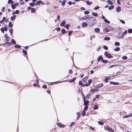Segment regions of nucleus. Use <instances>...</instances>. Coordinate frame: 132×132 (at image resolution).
Returning <instances> with one entry per match:
<instances>
[{"label": "nucleus", "instance_id": "f257e3e1", "mask_svg": "<svg viewBox=\"0 0 132 132\" xmlns=\"http://www.w3.org/2000/svg\"><path fill=\"white\" fill-rule=\"evenodd\" d=\"M104 55L105 56L109 59H110L113 57V56L111 55L110 53H108V52L107 51L105 52Z\"/></svg>", "mask_w": 132, "mask_h": 132}, {"label": "nucleus", "instance_id": "f03ea898", "mask_svg": "<svg viewBox=\"0 0 132 132\" xmlns=\"http://www.w3.org/2000/svg\"><path fill=\"white\" fill-rule=\"evenodd\" d=\"M105 130H107L109 132H114V130L109 126L104 127Z\"/></svg>", "mask_w": 132, "mask_h": 132}, {"label": "nucleus", "instance_id": "7ed1b4c3", "mask_svg": "<svg viewBox=\"0 0 132 132\" xmlns=\"http://www.w3.org/2000/svg\"><path fill=\"white\" fill-rule=\"evenodd\" d=\"M126 34H117V37L119 39H121L123 38V36Z\"/></svg>", "mask_w": 132, "mask_h": 132}, {"label": "nucleus", "instance_id": "20e7f679", "mask_svg": "<svg viewBox=\"0 0 132 132\" xmlns=\"http://www.w3.org/2000/svg\"><path fill=\"white\" fill-rule=\"evenodd\" d=\"M6 44H7V45L6 46V47L7 48L12 45L11 42H6L5 43L3 44V45L5 46H6Z\"/></svg>", "mask_w": 132, "mask_h": 132}, {"label": "nucleus", "instance_id": "39448f33", "mask_svg": "<svg viewBox=\"0 0 132 132\" xmlns=\"http://www.w3.org/2000/svg\"><path fill=\"white\" fill-rule=\"evenodd\" d=\"M53 34L49 35H50L48 37V39H46L45 41H46L51 38H52V37H56L57 35H55L54 34Z\"/></svg>", "mask_w": 132, "mask_h": 132}, {"label": "nucleus", "instance_id": "423d86ee", "mask_svg": "<svg viewBox=\"0 0 132 132\" xmlns=\"http://www.w3.org/2000/svg\"><path fill=\"white\" fill-rule=\"evenodd\" d=\"M57 126L60 128H63L65 126V125H64L61 123L57 122Z\"/></svg>", "mask_w": 132, "mask_h": 132}, {"label": "nucleus", "instance_id": "0eeeda50", "mask_svg": "<svg viewBox=\"0 0 132 132\" xmlns=\"http://www.w3.org/2000/svg\"><path fill=\"white\" fill-rule=\"evenodd\" d=\"M84 101V105H86L88 106L89 103V101L87 100H83Z\"/></svg>", "mask_w": 132, "mask_h": 132}, {"label": "nucleus", "instance_id": "6e6552de", "mask_svg": "<svg viewBox=\"0 0 132 132\" xmlns=\"http://www.w3.org/2000/svg\"><path fill=\"white\" fill-rule=\"evenodd\" d=\"M110 84H112L114 85H118L119 84V83L117 82H114L112 81H110Z\"/></svg>", "mask_w": 132, "mask_h": 132}, {"label": "nucleus", "instance_id": "1a4fd4ad", "mask_svg": "<svg viewBox=\"0 0 132 132\" xmlns=\"http://www.w3.org/2000/svg\"><path fill=\"white\" fill-rule=\"evenodd\" d=\"M110 75H109V77L106 76V78H104V82H107L109 81V80L110 79Z\"/></svg>", "mask_w": 132, "mask_h": 132}, {"label": "nucleus", "instance_id": "9d476101", "mask_svg": "<svg viewBox=\"0 0 132 132\" xmlns=\"http://www.w3.org/2000/svg\"><path fill=\"white\" fill-rule=\"evenodd\" d=\"M67 81L66 80H63V81H55V82H51V83H53L54 84H57L58 83H59L61 82H63L64 81Z\"/></svg>", "mask_w": 132, "mask_h": 132}, {"label": "nucleus", "instance_id": "9b49d317", "mask_svg": "<svg viewBox=\"0 0 132 132\" xmlns=\"http://www.w3.org/2000/svg\"><path fill=\"white\" fill-rule=\"evenodd\" d=\"M103 57L101 55L100 56L98 57H97V60L98 62H99L100 60L102 61V60L103 59Z\"/></svg>", "mask_w": 132, "mask_h": 132}, {"label": "nucleus", "instance_id": "f8f14e48", "mask_svg": "<svg viewBox=\"0 0 132 132\" xmlns=\"http://www.w3.org/2000/svg\"><path fill=\"white\" fill-rule=\"evenodd\" d=\"M131 117H132V113H131L128 115L123 116V118H126Z\"/></svg>", "mask_w": 132, "mask_h": 132}, {"label": "nucleus", "instance_id": "ddd939ff", "mask_svg": "<svg viewBox=\"0 0 132 132\" xmlns=\"http://www.w3.org/2000/svg\"><path fill=\"white\" fill-rule=\"evenodd\" d=\"M99 89L98 88L92 89H91L90 91L92 93H93L97 91Z\"/></svg>", "mask_w": 132, "mask_h": 132}, {"label": "nucleus", "instance_id": "4468645a", "mask_svg": "<svg viewBox=\"0 0 132 132\" xmlns=\"http://www.w3.org/2000/svg\"><path fill=\"white\" fill-rule=\"evenodd\" d=\"M103 86V83H102L100 84H98L97 85L96 87L97 88H101Z\"/></svg>", "mask_w": 132, "mask_h": 132}, {"label": "nucleus", "instance_id": "2eb2a0df", "mask_svg": "<svg viewBox=\"0 0 132 132\" xmlns=\"http://www.w3.org/2000/svg\"><path fill=\"white\" fill-rule=\"evenodd\" d=\"M22 52L24 54L23 56H26V55H27V52L26 50L24 49H22Z\"/></svg>", "mask_w": 132, "mask_h": 132}, {"label": "nucleus", "instance_id": "dca6fc26", "mask_svg": "<svg viewBox=\"0 0 132 132\" xmlns=\"http://www.w3.org/2000/svg\"><path fill=\"white\" fill-rule=\"evenodd\" d=\"M14 47L16 48H20L21 47V46L20 45H19V44H15V45L14 46Z\"/></svg>", "mask_w": 132, "mask_h": 132}, {"label": "nucleus", "instance_id": "f3484780", "mask_svg": "<svg viewBox=\"0 0 132 132\" xmlns=\"http://www.w3.org/2000/svg\"><path fill=\"white\" fill-rule=\"evenodd\" d=\"M76 77L73 78L72 79L70 80L69 82L71 83L72 82H74V81L76 80Z\"/></svg>", "mask_w": 132, "mask_h": 132}, {"label": "nucleus", "instance_id": "a211bd4d", "mask_svg": "<svg viewBox=\"0 0 132 132\" xmlns=\"http://www.w3.org/2000/svg\"><path fill=\"white\" fill-rule=\"evenodd\" d=\"M65 23V21H63L60 23V25L61 26H63Z\"/></svg>", "mask_w": 132, "mask_h": 132}, {"label": "nucleus", "instance_id": "6ab92c4d", "mask_svg": "<svg viewBox=\"0 0 132 132\" xmlns=\"http://www.w3.org/2000/svg\"><path fill=\"white\" fill-rule=\"evenodd\" d=\"M11 42L12 45H15L16 44L15 41L13 39H11Z\"/></svg>", "mask_w": 132, "mask_h": 132}, {"label": "nucleus", "instance_id": "aec40b11", "mask_svg": "<svg viewBox=\"0 0 132 132\" xmlns=\"http://www.w3.org/2000/svg\"><path fill=\"white\" fill-rule=\"evenodd\" d=\"M82 25L83 27H85L87 25V24L86 22H84L82 23Z\"/></svg>", "mask_w": 132, "mask_h": 132}, {"label": "nucleus", "instance_id": "412c9836", "mask_svg": "<svg viewBox=\"0 0 132 132\" xmlns=\"http://www.w3.org/2000/svg\"><path fill=\"white\" fill-rule=\"evenodd\" d=\"M91 96V94L90 93H88L85 97V98L87 99H88Z\"/></svg>", "mask_w": 132, "mask_h": 132}, {"label": "nucleus", "instance_id": "4be33fe9", "mask_svg": "<svg viewBox=\"0 0 132 132\" xmlns=\"http://www.w3.org/2000/svg\"><path fill=\"white\" fill-rule=\"evenodd\" d=\"M119 65H118V64H115V65H114V64H113L112 65H111V66H110L109 67L110 68H111L113 67H115V68H117V66H118Z\"/></svg>", "mask_w": 132, "mask_h": 132}, {"label": "nucleus", "instance_id": "5701e85b", "mask_svg": "<svg viewBox=\"0 0 132 132\" xmlns=\"http://www.w3.org/2000/svg\"><path fill=\"white\" fill-rule=\"evenodd\" d=\"M16 15H14L13 16H12L11 18V20H15L16 17Z\"/></svg>", "mask_w": 132, "mask_h": 132}, {"label": "nucleus", "instance_id": "b1692460", "mask_svg": "<svg viewBox=\"0 0 132 132\" xmlns=\"http://www.w3.org/2000/svg\"><path fill=\"white\" fill-rule=\"evenodd\" d=\"M110 39V38L109 37H106L104 38V40H109Z\"/></svg>", "mask_w": 132, "mask_h": 132}, {"label": "nucleus", "instance_id": "393cba45", "mask_svg": "<svg viewBox=\"0 0 132 132\" xmlns=\"http://www.w3.org/2000/svg\"><path fill=\"white\" fill-rule=\"evenodd\" d=\"M121 9V8L119 6H118L116 8L117 11L118 12H119L120 11Z\"/></svg>", "mask_w": 132, "mask_h": 132}, {"label": "nucleus", "instance_id": "a878e982", "mask_svg": "<svg viewBox=\"0 0 132 132\" xmlns=\"http://www.w3.org/2000/svg\"><path fill=\"white\" fill-rule=\"evenodd\" d=\"M97 122L100 125L102 126L104 124V123L102 121H98Z\"/></svg>", "mask_w": 132, "mask_h": 132}, {"label": "nucleus", "instance_id": "bb28decb", "mask_svg": "<svg viewBox=\"0 0 132 132\" xmlns=\"http://www.w3.org/2000/svg\"><path fill=\"white\" fill-rule=\"evenodd\" d=\"M91 15H87L84 16L85 19L89 18H90Z\"/></svg>", "mask_w": 132, "mask_h": 132}, {"label": "nucleus", "instance_id": "cd10ccee", "mask_svg": "<svg viewBox=\"0 0 132 132\" xmlns=\"http://www.w3.org/2000/svg\"><path fill=\"white\" fill-rule=\"evenodd\" d=\"M93 109L94 110H97L98 109V106L97 105H95L94 106Z\"/></svg>", "mask_w": 132, "mask_h": 132}, {"label": "nucleus", "instance_id": "c85d7f7f", "mask_svg": "<svg viewBox=\"0 0 132 132\" xmlns=\"http://www.w3.org/2000/svg\"><path fill=\"white\" fill-rule=\"evenodd\" d=\"M42 3V1L40 0L38 1L35 4L36 5H40Z\"/></svg>", "mask_w": 132, "mask_h": 132}, {"label": "nucleus", "instance_id": "c756f323", "mask_svg": "<svg viewBox=\"0 0 132 132\" xmlns=\"http://www.w3.org/2000/svg\"><path fill=\"white\" fill-rule=\"evenodd\" d=\"M95 31L96 32H98L100 31V29L99 28H96L94 29Z\"/></svg>", "mask_w": 132, "mask_h": 132}, {"label": "nucleus", "instance_id": "7c9ffc66", "mask_svg": "<svg viewBox=\"0 0 132 132\" xmlns=\"http://www.w3.org/2000/svg\"><path fill=\"white\" fill-rule=\"evenodd\" d=\"M120 48L119 47H117L114 49V51H118L120 50Z\"/></svg>", "mask_w": 132, "mask_h": 132}, {"label": "nucleus", "instance_id": "2f4dec72", "mask_svg": "<svg viewBox=\"0 0 132 132\" xmlns=\"http://www.w3.org/2000/svg\"><path fill=\"white\" fill-rule=\"evenodd\" d=\"M33 86L34 87H39L40 86L39 85L37 84L36 83H34L33 84Z\"/></svg>", "mask_w": 132, "mask_h": 132}, {"label": "nucleus", "instance_id": "473e14b6", "mask_svg": "<svg viewBox=\"0 0 132 132\" xmlns=\"http://www.w3.org/2000/svg\"><path fill=\"white\" fill-rule=\"evenodd\" d=\"M102 60V62L103 63H105L108 62V61L107 60H105L103 59Z\"/></svg>", "mask_w": 132, "mask_h": 132}, {"label": "nucleus", "instance_id": "72a5a7b5", "mask_svg": "<svg viewBox=\"0 0 132 132\" xmlns=\"http://www.w3.org/2000/svg\"><path fill=\"white\" fill-rule=\"evenodd\" d=\"M9 27L11 28L13 26V24L10 21L9 22Z\"/></svg>", "mask_w": 132, "mask_h": 132}, {"label": "nucleus", "instance_id": "f704fd0d", "mask_svg": "<svg viewBox=\"0 0 132 132\" xmlns=\"http://www.w3.org/2000/svg\"><path fill=\"white\" fill-rule=\"evenodd\" d=\"M66 1L65 0H63L62 2V5L64 6L65 5Z\"/></svg>", "mask_w": 132, "mask_h": 132}, {"label": "nucleus", "instance_id": "c9c22d12", "mask_svg": "<svg viewBox=\"0 0 132 132\" xmlns=\"http://www.w3.org/2000/svg\"><path fill=\"white\" fill-rule=\"evenodd\" d=\"M107 2H108V3L109 4L112 5L113 4V3L110 0L107 1Z\"/></svg>", "mask_w": 132, "mask_h": 132}, {"label": "nucleus", "instance_id": "e433bc0d", "mask_svg": "<svg viewBox=\"0 0 132 132\" xmlns=\"http://www.w3.org/2000/svg\"><path fill=\"white\" fill-rule=\"evenodd\" d=\"M86 3L87 5H90L92 4V2H90L88 1H86Z\"/></svg>", "mask_w": 132, "mask_h": 132}, {"label": "nucleus", "instance_id": "4c0bfd02", "mask_svg": "<svg viewBox=\"0 0 132 132\" xmlns=\"http://www.w3.org/2000/svg\"><path fill=\"white\" fill-rule=\"evenodd\" d=\"M114 44L116 46H119L120 45V43L118 42H116L114 43Z\"/></svg>", "mask_w": 132, "mask_h": 132}, {"label": "nucleus", "instance_id": "58836bf2", "mask_svg": "<svg viewBox=\"0 0 132 132\" xmlns=\"http://www.w3.org/2000/svg\"><path fill=\"white\" fill-rule=\"evenodd\" d=\"M114 7V6L113 5H111L109 6L108 8V9L111 10L113 9Z\"/></svg>", "mask_w": 132, "mask_h": 132}, {"label": "nucleus", "instance_id": "ea45409f", "mask_svg": "<svg viewBox=\"0 0 132 132\" xmlns=\"http://www.w3.org/2000/svg\"><path fill=\"white\" fill-rule=\"evenodd\" d=\"M36 11V10L34 8H32L31 10V13H34Z\"/></svg>", "mask_w": 132, "mask_h": 132}, {"label": "nucleus", "instance_id": "a19ab883", "mask_svg": "<svg viewBox=\"0 0 132 132\" xmlns=\"http://www.w3.org/2000/svg\"><path fill=\"white\" fill-rule=\"evenodd\" d=\"M92 15L95 16H98V14L96 13L93 12L92 13Z\"/></svg>", "mask_w": 132, "mask_h": 132}, {"label": "nucleus", "instance_id": "79ce46f5", "mask_svg": "<svg viewBox=\"0 0 132 132\" xmlns=\"http://www.w3.org/2000/svg\"><path fill=\"white\" fill-rule=\"evenodd\" d=\"M29 4L31 6H34L35 5V4L34 3H29Z\"/></svg>", "mask_w": 132, "mask_h": 132}, {"label": "nucleus", "instance_id": "37998d69", "mask_svg": "<svg viewBox=\"0 0 132 132\" xmlns=\"http://www.w3.org/2000/svg\"><path fill=\"white\" fill-rule=\"evenodd\" d=\"M127 58V56H124L122 57V59L123 60H126Z\"/></svg>", "mask_w": 132, "mask_h": 132}, {"label": "nucleus", "instance_id": "c03bdc74", "mask_svg": "<svg viewBox=\"0 0 132 132\" xmlns=\"http://www.w3.org/2000/svg\"><path fill=\"white\" fill-rule=\"evenodd\" d=\"M85 107L84 108V110H87L88 108V106L85 105Z\"/></svg>", "mask_w": 132, "mask_h": 132}, {"label": "nucleus", "instance_id": "a18cd8bd", "mask_svg": "<svg viewBox=\"0 0 132 132\" xmlns=\"http://www.w3.org/2000/svg\"><path fill=\"white\" fill-rule=\"evenodd\" d=\"M103 48L105 50H107L108 49V47L106 45H104L103 46Z\"/></svg>", "mask_w": 132, "mask_h": 132}, {"label": "nucleus", "instance_id": "49530a36", "mask_svg": "<svg viewBox=\"0 0 132 132\" xmlns=\"http://www.w3.org/2000/svg\"><path fill=\"white\" fill-rule=\"evenodd\" d=\"M92 79H90L88 80V84L90 85L91 83H92Z\"/></svg>", "mask_w": 132, "mask_h": 132}, {"label": "nucleus", "instance_id": "de8ad7c7", "mask_svg": "<svg viewBox=\"0 0 132 132\" xmlns=\"http://www.w3.org/2000/svg\"><path fill=\"white\" fill-rule=\"evenodd\" d=\"M86 112L85 110H83V112L82 114V116H85Z\"/></svg>", "mask_w": 132, "mask_h": 132}, {"label": "nucleus", "instance_id": "09e8293b", "mask_svg": "<svg viewBox=\"0 0 132 132\" xmlns=\"http://www.w3.org/2000/svg\"><path fill=\"white\" fill-rule=\"evenodd\" d=\"M104 31L105 32H109V30L107 28H106L104 29Z\"/></svg>", "mask_w": 132, "mask_h": 132}, {"label": "nucleus", "instance_id": "8fccbe9b", "mask_svg": "<svg viewBox=\"0 0 132 132\" xmlns=\"http://www.w3.org/2000/svg\"><path fill=\"white\" fill-rule=\"evenodd\" d=\"M81 80L83 82H85V81H87V79H86V78H85L84 77L82 79H81Z\"/></svg>", "mask_w": 132, "mask_h": 132}, {"label": "nucleus", "instance_id": "3c124183", "mask_svg": "<svg viewBox=\"0 0 132 132\" xmlns=\"http://www.w3.org/2000/svg\"><path fill=\"white\" fill-rule=\"evenodd\" d=\"M11 7L12 9H14L15 8V4H12Z\"/></svg>", "mask_w": 132, "mask_h": 132}, {"label": "nucleus", "instance_id": "603ef678", "mask_svg": "<svg viewBox=\"0 0 132 132\" xmlns=\"http://www.w3.org/2000/svg\"><path fill=\"white\" fill-rule=\"evenodd\" d=\"M104 21L105 22H106L108 23H110V22L106 19H105Z\"/></svg>", "mask_w": 132, "mask_h": 132}, {"label": "nucleus", "instance_id": "864d4df0", "mask_svg": "<svg viewBox=\"0 0 132 132\" xmlns=\"http://www.w3.org/2000/svg\"><path fill=\"white\" fill-rule=\"evenodd\" d=\"M69 26H70V25H69V24H66L65 25V27H66V29L67 30L69 29Z\"/></svg>", "mask_w": 132, "mask_h": 132}, {"label": "nucleus", "instance_id": "5fc2aeb1", "mask_svg": "<svg viewBox=\"0 0 132 132\" xmlns=\"http://www.w3.org/2000/svg\"><path fill=\"white\" fill-rule=\"evenodd\" d=\"M75 124V122H72L69 125V126L71 127Z\"/></svg>", "mask_w": 132, "mask_h": 132}, {"label": "nucleus", "instance_id": "6e6d98bb", "mask_svg": "<svg viewBox=\"0 0 132 132\" xmlns=\"http://www.w3.org/2000/svg\"><path fill=\"white\" fill-rule=\"evenodd\" d=\"M128 32L129 33H131L132 32V29H129L128 30Z\"/></svg>", "mask_w": 132, "mask_h": 132}, {"label": "nucleus", "instance_id": "4d7b16f0", "mask_svg": "<svg viewBox=\"0 0 132 132\" xmlns=\"http://www.w3.org/2000/svg\"><path fill=\"white\" fill-rule=\"evenodd\" d=\"M61 31L62 33H65V30L64 29H63L61 30Z\"/></svg>", "mask_w": 132, "mask_h": 132}, {"label": "nucleus", "instance_id": "13d9d810", "mask_svg": "<svg viewBox=\"0 0 132 132\" xmlns=\"http://www.w3.org/2000/svg\"><path fill=\"white\" fill-rule=\"evenodd\" d=\"M84 13L85 14H87L89 13V12L88 11H86L84 12Z\"/></svg>", "mask_w": 132, "mask_h": 132}, {"label": "nucleus", "instance_id": "bf43d9fd", "mask_svg": "<svg viewBox=\"0 0 132 132\" xmlns=\"http://www.w3.org/2000/svg\"><path fill=\"white\" fill-rule=\"evenodd\" d=\"M89 128L90 129L92 130H95L94 128L92 127V126H90Z\"/></svg>", "mask_w": 132, "mask_h": 132}, {"label": "nucleus", "instance_id": "052dcab7", "mask_svg": "<svg viewBox=\"0 0 132 132\" xmlns=\"http://www.w3.org/2000/svg\"><path fill=\"white\" fill-rule=\"evenodd\" d=\"M19 13V10H16L15 12V13H13V14H17Z\"/></svg>", "mask_w": 132, "mask_h": 132}, {"label": "nucleus", "instance_id": "680f3d73", "mask_svg": "<svg viewBox=\"0 0 132 132\" xmlns=\"http://www.w3.org/2000/svg\"><path fill=\"white\" fill-rule=\"evenodd\" d=\"M42 87L44 89H46L47 88V86L45 85L42 86Z\"/></svg>", "mask_w": 132, "mask_h": 132}, {"label": "nucleus", "instance_id": "e2e57ef3", "mask_svg": "<svg viewBox=\"0 0 132 132\" xmlns=\"http://www.w3.org/2000/svg\"><path fill=\"white\" fill-rule=\"evenodd\" d=\"M99 8H100L98 6H97L95 7H94V9L95 10H97L98 9H99Z\"/></svg>", "mask_w": 132, "mask_h": 132}, {"label": "nucleus", "instance_id": "0e129e2a", "mask_svg": "<svg viewBox=\"0 0 132 132\" xmlns=\"http://www.w3.org/2000/svg\"><path fill=\"white\" fill-rule=\"evenodd\" d=\"M95 97L96 98H98L100 97L99 95V94H97L96 95Z\"/></svg>", "mask_w": 132, "mask_h": 132}, {"label": "nucleus", "instance_id": "69168bd1", "mask_svg": "<svg viewBox=\"0 0 132 132\" xmlns=\"http://www.w3.org/2000/svg\"><path fill=\"white\" fill-rule=\"evenodd\" d=\"M82 84L83 83L81 81H79V85H81V86Z\"/></svg>", "mask_w": 132, "mask_h": 132}, {"label": "nucleus", "instance_id": "338daca9", "mask_svg": "<svg viewBox=\"0 0 132 132\" xmlns=\"http://www.w3.org/2000/svg\"><path fill=\"white\" fill-rule=\"evenodd\" d=\"M120 21L122 23L124 24H125V22L123 20H120Z\"/></svg>", "mask_w": 132, "mask_h": 132}, {"label": "nucleus", "instance_id": "774afa93", "mask_svg": "<svg viewBox=\"0 0 132 132\" xmlns=\"http://www.w3.org/2000/svg\"><path fill=\"white\" fill-rule=\"evenodd\" d=\"M6 42H8L9 41V37L5 38Z\"/></svg>", "mask_w": 132, "mask_h": 132}]
</instances>
